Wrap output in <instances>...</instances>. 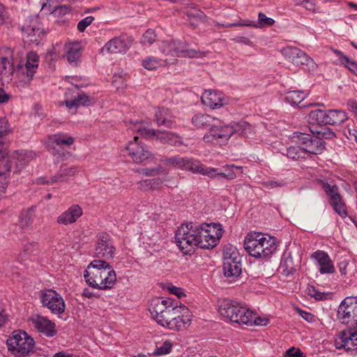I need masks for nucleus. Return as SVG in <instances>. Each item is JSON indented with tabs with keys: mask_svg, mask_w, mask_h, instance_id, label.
<instances>
[{
	"mask_svg": "<svg viewBox=\"0 0 357 357\" xmlns=\"http://www.w3.org/2000/svg\"><path fill=\"white\" fill-rule=\"evenodd\" d=\"M241 259L236 248L229 245L225 248L223 272L226 277H237L241 273Z\"/></svg>",
	"mask_w": 357,
	"mask_h": 357,
	"instance_id": "obj_10",
	"label": "nucleus"
},
{
	"mask_svg": "<svg viewBox=\"0 0 357 357\" xmlns=\"http://www.w3.org/2000/svg\"><path fill=\"white\" fill-rule=\"evenodd\" d=\"M348 68L350 71L357 75V62L351 60L348 56L342 57V63H341Z\"/></svg>",
	"mask_w": 357,
	"mask_h": 357,
	"instance_id": "obj_53",
	"label": "nucleus"
},
{
	"mask_svg": "<svg viewBox=\"0 0 357 357\" xmlns=\"http://www.w3.org/2000/svg\"><path fill=\"white\" fill-rule=\"evenodd\" d=\"M22 31L24 37L26 38L28 42L38 44L41 40L43 30L40 27L34 26H23Z\"/></svg>",
	"mask_w": 357,
	"mask_h": 357,
	"instance_id": "obj_34",
	"label": "nucleus"
},
{
	"mask_svg": "<svg viewBox=\"0 0 357 357\" xmlns=\"http://www.w3.org/2000/svg\"><path fill=\"white\" fill-rule=\"evenodd\" d=\"M126 149L128 155L136 163L142 162L151 156V152L143 143L139 141L137 136L128 144Z\"/></svg>",
	"mask_w": 357,
	"mask_h": 357,
	"instance_id": "obj_21",
	"label": "nucleus"
},
{
	"mask_svg": "<svg viewBox=\"0 0 357 357\" xmlns=\"http://www.w3.org/2000/svg\"><path fill=\"white\" fill-rule=\"evenodd\" d=\"M326 110L317 109L310 112L308 121L312 125H325Z\"/></svg>",
	"mask_w": 357,
	"mask_h": 357,
	"instance_id": "obj_42",
	"label": "nucleus"
},
{
	"mask_svg": "<svg viewBox=\"0 0 357 357\" xmlns=\"http://www.w3.org/2000/svg\"><path fill=\"white\" fill-rule=\"evenodd\" d=\"M128 128L133 132H139L146 138L151 139L155 137L156 140L164 144H167L172 146L183 144L181 138L178 135L165 130L149 128L146 126V123L144 122H131Z\"/></svg>",
	"mask_w": 357,
	"mask_h": 357,
	"instance_id": "obj_7",
	"label": "nucleus"
},
{
	"mask_svg": "<svg viewBox=\"0 0 357 357\" xmlns=\"http://www.w3.org/2000/svg\"><path fill=\"white\" fill-rule=\"evenodd\" d=\"M280 268L284 276H289L296 271V266L290 253H284L280 261Z\"/></svg>",
	"mask_w": 357,
	"mask_h": 357,
	"instance_id": "obj_35",
	"label": "nucleus"
},
{
	"mask_svg": "<svg viewBox=\"0 0 357 357\" xmlns=\"http://www.w3.org/2000/svg\"><path fill=\"white\" fill-rule=\"evenodd\" d=\"M165 164L183 170H188L194 174L197 165H199V160L188 157L176 155L166 158L165 160Z\"/></svg>",
	"mask_w": 357,
	"mask_h": 357,
	"instance_id": "obj_24",
	"label": "nucleus"
},
{
	"mask_svg": "<svg viewBox=\"0 0 357 357\" xmlns=\"http://www.w3.org/2000/svg\"><path fill=\"white\" fill-rule=\"evenodd\" d=\"M244 248L255 258H264L276 250V239L259 232L250 233L245 238Z\"/></svg>",
	"mask_w": 357,
	"mask_h": 357,
	"instance_id": "obj_3",
	"label": "nucleus"
},
{
	"mask_svg": "<svg viewBox=\"0 0 357 357\" xmlns=\"http://www.w3.org/2000/svg\"><path fill=\"white\" fill-rule=\"evenodd\" d=\"M190 24L193 27H195L199 22H204L206 19V15L200 10L195 8H190L185 12Z\"/></svg>",
	"mask_w": 357,
	"mask_h": 357,
	"instance_id": "obj_37",
	"label": "nucleus"
},
{
	"mask_svg": "<svg viewBox=\"0 0 357 357\" xmlns=\"http://www.w3.org/2000/svg\"><path fill=\"white\" fill-rule=\"evenodd\" d=\"M13 66L8 57H0V80L3 82H8L11 80L13 73Z\"/></svg>",
	"mask_w": 357,
	"mask_h": 357,
	"instance_id": "obj_33",
	"label": "nucleus"
},
{
	"mask_svg": "<svg viewBox=\"0 0 357 357\" xmlns=\"http://www.w3.org/2000/svg\"><path fill=\"white\" fill-rule=\"evenodd\" d=\"M298 143L307 153L320 154L325 149L324 142L319 137H312L309 134L300 133Z\"/></svg>",
	"mask_w": 357,
	"mask_h": 357,
	"instance_id": "obj_20",
	"label": "nucleus"
},
{
	"mask_svg": "<svg viewBox=\"0 0 357 357\" xmlns=\"http://www.w3.org/2000/svg\"><path fill=\"white\" fill-rule=\"evenodd\" d=\"M234 169H241L242 167L234 165H225L222 167V171H219V174H218V175H220L228 180L234 179L236 176V173L234 172Z\"/></svg>",
	"mask_w": 357,
	"mask_h": 357,
	"instance_id": "obj_49",
	"label": "nucleus"
},
{
	"mask_svg": "<svg viewBox=\"0 0 357 357\" xmlns=\"http://www.w3.org/2000/svg\"><path fill=\"white\" fill-rule=\"evenodd\" d=\"M230 128L233 134L248 137L252 132L251 126L245 121L232 122L230 123Z\"/></svg>",
	"mask_w": 357,
	"mask_h": 357,
	"instance_id": "obj_38",
	"label": "nucleus"
},
{
	"mask_svg": "<svg viewBox=\"0 0 357 357\" xmlns=\"http://www.w3.org/2000/svg\"><path fill=\"white\" fill-rule=\"evenodd\" d=\"M195 227L198 231L197 235V240L199 241L198 247L201 248L209 249L215 247L222 235L221 225L219 224L195 223Z\"/></svg>",
	"mask_w": 357,
	"mask_h": 357,
	"instance_id": "obj_9",
	"label": "nucleus"
},
{
	"mask_svg": "<svg viewBox=\"0 0 357 357\" xmlns=\"http://www.w3.org/2000/svg\"><path fill=\"white\" fill-rule=\"evenodd\" d=\"M31 222V213L29 211L22 212L20 218V225L22 228L29 225Z\"/></svg>",
	"mask_w": 357,
	"mask_h": 357,
	"instance_id": "obj_57",
	"label": "nucleus"
},
{
	"mask_svg": "<svg viewBox=\"0 0 357 357\" xmlns=\"http://www.w3.org/2000/svg\"><path fill=\"white\" fill-rule=\"evenodd\" d=\"M35 157V154L31 151L20 150L15 151L8 154L6 149H3V155L0 157L1 161L3 163L8 161L9 165H11V168L13 167L15 172L21 171L26 167L30 161Z\"/></svg>",
	"mask_w": 357,
	"mask_h": 357,
	"instance_id": "obj_12",
	"label": "nucleus"
},
{
	"mask_svg": "<svg viewBox=\"0 0 357 357\" xmlns=\"http://www.w3.org/2000/svg\"><path fill=\"white\" fill-rule=\"evenodd\" d=\"M76 172L75 167L66 168L61 171L58 174L51 177L50 181L45 180V178H40L39 183H54L57 182H63L68 180L70 176H73Z\"/></svg>",
	"mask_w": 357,
	"mask_h": 357,
	"instance_id": "obj_36",
	"label": "nucleus"
},
{
	"mask_svg": "<svg viewBox=\"0 0 357 357\" xmlns=\"http://www.w3.org/2000/svg\"><path fill=\"white\" fill-rule=\"evenodd\" d=\"M39 252L38 246L36 243L29 242L24 244L22 250L20 252L19 256L20 259L26 260L31 257L38 255Z\"/></svg>",
	"mask_w": 357,
	"mask_h": 357,
	"instance_id": "obj_39",
	"label": "nucleus"
},
{
	"mask_svg": "<svg viewBox=\"0 0 357 357\" xmlns=\"http://www.w3.org/2000/svg\"><path fill=\"white\" fill-rule=\"evenodd\" d=\"M202 103L212 109H217L229 104V99L220 91L206 90L202 96Z\"/></svg>",
	"mask_w": 357,
	"mask_h": 357,
	"instance_id": "obj_23",
	"label": "nucleus"
},
{
	"mask_svg": "<svg viewBox=\"0 0 357 357\" xmlns=\"http://www.w3.org/2000/svg\"><path fill=\"white\" fill-rule=\"evenodd\" d=\"M92 99L77 86L68 89L66 93L65 103L69 109L80 106H89Z\"/></svg>",
	"mask_w": 357,
	"mask_h": 357,
	"instance_id": "obj_18",
	"label": "nucleus"
},
{
	"mask_svg": "<svg viewBox=\"0 0 357 357\" xmlns=\"http://www.w3.org/2000/svg\"><path fill=\"white\" fill-rule=\"evenodd\" d=\"M168 290L170 294L176 295L178 298L185 296L182 289L175 286L169 287Z\"/></svg>",
	"mask_w": 357,
	"mask_h": 357,
	"instance_id": "obj_61",
	"label": "nucleus"
},
{
	"mask_svg": "<svg viewBox=\"0 0 357 357\" xmlns=\"http://www.w3.org/2000/svg\"><path fill=\"white\" fill-rule=\"evenodd\" d=\"M296 5L303 6L306 10L314 12L315 10V3L310 0H303L299 3H296Z\"/></svg>",
	"mask_w": 357,
	"mask_h": 357,
	"instance_id": "obj_63",
	"label": "nucleus"
},
{
	"mask_svg": "<svg viewBox=\"0 0 357 357\" xmlns=\"http://www.w3.org/2000/svg\"><path fill=\"white\" fill-rule=\"evenodd\" d=\"M281 52L288 61L296 66H307L310 70L317 68L313 59L298 47L288 46L283 48Z\"/></svg>",
	"mask_w": 357,
	"mask_h": 357,
	"instance_id": "obj_14",
	"label": "nucleus"
},
{
	"mask_svg": "<svg viewBox=\"0 0 357 357\" xmlns=\"http://www.w3.org/2000/svg\"><path fill=\"white\" fill-rule=\"evenodd\" d=\"M312 258L317 261L321 274H332L335 272L333 261L326 252L317 250L312 255Z\"/></svg>",
	"mask_w": 357,
	"mask_h": 357,
	"instance_id": "obj_25",
	"label": "nucleus"
},
{
	"mask_svg": "<svg viewBox=\"0 0 357 357\" xmlns=\"http://www.w3.org/2000/svg\"><path fill=\"white\" fill-rule=\"evenodd\" d=\"M40 301L53 314H61L65 311L66 305L61 296L56 291L46 289L42 292Z\"/></svg>",
	"mask_w": 357,
	"mask_h": 357,
	"instance_id": "obj_15",
	"label": "nucleus"
},
{
	"mask_svg": "<svg viewBox=\"0 0 357 357\" xmlns=\"http://www.w3.org/2000/svg\"><path fill=\"white\" fill-rule=\"evenodd\" d=\"M142 172L147 176H155V175H158L160 174V173H164L165 174H166L167 173L165 172V170L163 169L162 167H158L157 168H153V169H151V168H144L142 170Z\"/></svg>",
	"mask_w": 357,
	"mask_h": 357,
	"instance_id": "obj_55",
	"label": "nucleus"
},
{
	"mask_svg": "<svg viewBox=\"0 0 357 357\" xmlns=\"http://www.w3.org/2000/svg\"><path fill=\"white\" fill-rule=\"evenodd\" d=\"M66 57L68 61L76 65L81 56L80 45L77 42H70L65 45Z\"/></svg>",
	"mask_w": 357,
	"mask_h": 357,
	"instance_id": "obj_31",
	"label": "nucleus"
},
{
	"mask_svg": "<svg viewBox=\"0 0 357 357\" xmlns=\"http://www.w3.org/2000/svg\"><path fill=\"white\" fill-rule=\"evenodd\" d=\"M138 188L142 190H152L151 178L139 181L138 183Z\"/></svg>",
	"mask_w": 357,
	"mask_h": 357,
	"instance_id": "obj_62",
	"label": "nucleus"
},
{
	"mask_svg": "<svg viewBox=\"0 0 357 357\" xmlns=\"http://www.w3.org/2000/svg\"><path fill=\"white\" fill-rule=\"evenodd\" d=\"M94 17L92 16H87L84 19L81 20L77 24V29L80 32L85 31L87 26H89L93 22Z\"/></svg>",
	"mask_w": 357,
	"mask_h": 357,
	"instance_id": "obj_54",
	"label": "nucleus"
},
{
	"mask_svg": "<svg viewBox=\"0 0 357 357\" xmlns=\"http://www.w3.org/2000/svg\"><path fill=\"white\" fill-rule=\"evenodd\" d=\"M307 97V93L303 91H290L286 93L284 100L291 105L300 104Z\"/></svg>",
	"mask_w": 357,
	"mask_h": 357,
	"instance_id": "obj_41",
	"label": "nucleus"
},
{
	"mask_svg": "<svg viewBox=\"0 0 357 357\" xmlns=\"http://www.w3.org/2000/svg\"><path fill=\"white\" fill-rule=\"evenodd\" d=\"M325 125H340L344 123L348 116L346 112L340 109H329L326 111Z\"/></svg>",
	"mask_w": 357,
	"mask_h": 357,
	"instance_id": "obj_30",
	"label": "nucleus"
},
{
	"mask_svg": "<svg viewBox=\"0 0 357 357\" xmlns=\"http://www.w3.org/2000/svg\"><path fill=\"white\" fill-rule=\"evenodd\" d=\"M331 206L333 210L342 218H344L347 216V211L346 209V205L342 202L341 197L338 199H335L334 201L330 202Z\"/></svg>",
	"mask_w": 357,
	"mask_h": 357,
	"instance_id": "obj_50",
	"label": "nucleus"
},
{
	"mask_svg": "<svg viewBox=\"0 0 357 357\" xmlns=\"http://www.w3.org/2000/svg\"><path fill=\"white\" fill-rule=\"evenodd\" d=\"M6 344L8 350L17 357H24L34 351V340L25 331H14Z\"/></svg>",
	"mask_w": 357,
	"mask_h": 357,
	"instance_id": "obj_8",
	"label": "nucleus"
},
{
	"mask_svg": "<svg viewBox=\"0 0 357 357\" xmlns=\"http://www.w3.org/2000/svg\"><path fill=\"white\" fill-rule=\"evenodd\" d=\"M335 346L337 349L357 352V330L342 331L335 340Z\"/></svg>",
	"mask_w": 357,
	"mask_h": 357,
	"instance_id": "obj_22",
	"label": "nucleus"
},
{
	"mask_svg": "<svg viewBox=\"0 0 357 357\" xmlns=\"http://www.w3.org/2000/svg\"><path fill=\"white\" fill-rule=\"evenodd\" d=\"M268 322L269 319L268 318L261 317H255V314H253V319L251 326H266L268 324Z\"/></svg>",
	"mask_w": 357,
	"mask_h": 357,
	"instance_id": "obj_59",
	"label": "nucleus"
},
{
	"mask_svg": "<svg viewBox=\"0 0 357 357\" xmlns=\"http://www.w3.org/2000/svg\"><path fill=\"white\" fill-rule=\"evenodd\" d=\"M82 215V210L78 205H73L62 213L57 218V222L68 225L75 222Z\"/></svg>",
	"mask_w": 357,
	"mask_h": 357,
	"instance_id": "obj_27",
	"label": "nucleus"
},
{
	"mask_svg": "<svg viewBox=\"0 0 357 357\" xmlns=\"http://www.w3.org/2000/svg\"><path fill=\"white\" fill-rule=\"evenodd\" d=\"M160 52L169 59H163L165 65H172L176 61V57L201 58L203 54L193 49H189L188 45L180 40L162 41L160 45Z\"/></svg>",
	"mask_w": 357,
	"mask_h": 357,
	"instance_id": "obj_5",
	"label": "nucleus"
},
{
	"mask_svg": "<svg viewBox=\"0 0 357 357\" xmlns=\"http://www.w3.org/2000/svg\"><path fill=\"white\" fill-rule=\"evenodd\" d=\"M29 321L38 333L47 337H52L57 333L55 323L45 317L38 314H32Z\"/></svg>",
	"mask_w": 357,
	"mask_h": 357,
	"instance_id": "obj_19",
	"label": "nucleus"
},
{
	"mask_svg": "<svg viewBox=\"0 0 357 357\" xmlns=\"http://www.w3.org/2000/svg\"><path fill=\"white\" fill-rule=\"evenodd\" d=\"M286 155L293 160H299L305 158V152L300 144L299 146H292L287 149Z\"/></svg>",
	"mask_w": 357,
	"mask_h": 357,
	"instance_id": "obj_44",
	"label": "nucleus"
},
{
	"mask_svg": "<svg viewBox=\"0 0 357 357\" xmlns=\"http://www.w3.org/2000/svg\"><path fill=\"white\" fill-rule=\"evenodd\" d=\"M262 188L266 189H275L283 188L287 185V182L284 179L271 178L261 182Z\"/></svg>",
	"mask_w": 357,
	"mask_h": 357,
	"instance_id": "obj_48",
	"label": "nucleus"
},
{
	"mask_svg": "<svg viewBox=\"0 0 357 357\" xmlns=\"http://www.w3.org/2000/svg\"><path fill=\"white\" fill-rule=\"evenodd\" d=\"M142 66L149 70H153L160 66H166L163 59L149 56L142 61Z\"/></svg>",
	"mask_w": 357,
	"mask_h": 357,
	"instance_id": "obj_45",
	"label": "nucleus"
},
{
	"mask_svg": "<svg viewBox=\"0 0 357 357\" xmlns=\"http://www.w3.org/2000/svg\"><path fill=\"white\" fill-rule=\"evenodd\" d=\"M220 314L238 324L252 325L253 312L242 304L229 299L219 302Z\"/></svg>",
	"mask_w": 357,
	"mask_h": 357,
	"instance_id": "obj_4",
	"label": "nucleus"
},
{
	"mask_svg": "<svg viewBox=\"0 0 357 357\" xmlns=\"http://www.w3.org/2000/svg\"><path fill=\"white\" fill-rule=\"evenodd\" d=\"M133 39L130 36L122 34L109 40L101 49L102 53L125 54L130 48Z\"/></svg>",
	"mask_w": 357,
	"mask_h": 357,
	"instance_id": "obj_16",
	"label": "nucleus"
},
{
	"mask_svg": "<svg viewBox=\"0 0 357 357\" xmlns=\"http://www.w3.org/2000/svg\"><path fill=\"white\" fill-rule=\"evenodd\" d=\"M156 34L153 29H148L142 36L141 43L144 45H151L155 40Z\"/></svg>",
	"mask_w": 357,
	"mask_h": 357,
	"instance_id": "obj_52",
	"label": "nucleus"
},
{
	"mask_svg": "<svg viewBox=\"0 0 357 357\" xmlns=\"http://www.w3.org/2000/svg\"><path fill=\"white\" fill-rule=\"evenodd\" d=\"M337 318L343 324L357 328V296H347L340 304Z\"/></svg>",
	"mask_w": 357,
	"mask_h": 357,
	"instance_id": "obj_11",
	"label": "nucleus"
},
{
	"mask_svg": "<svg viewBox=\"0 0 357 357\" xmlns=\"http://www.w3.org/2000/svg\"><path fill=\"white\" fill-rule=\"evenodd\" d=\"M298 312L299 315L304 319L305 321H307L309 323L313 322L315 321V316L312 314L303 311L302 310H298Z\"/></svg>",
	"mask_w": 357,
	"mask_h": 357,
	"instance_id": "obj_60",
	"label": "nucleus"
},
{
	"mask_svg": "<svg viewBox=\"0 0 357 357\" xmlns=\"http://www.w3.org/2000/svg\"><path fill=\"white\" fill-rule=\"evenodd\" d=\"M306 294L311 298H314L316 301H324L331 296L330 293L321 292L318 291L314 286L308 285Z\"/></svg>",
	"mask_w": 357,
	"mask_h": 357,
	"instance_id": "obj_47",
	"label": "nucleus"
},
{
	"mask_svg": "<svg viewBox=\"0 0 357 357\" xmlns=\"http://www.w3.org/2000/svg\"><path fill=\"white\" fill-rule=\"evenodd\" d=\"M198 231L195 223L192 222L182 224L175 232V243L184 255H192L198 247L197 240Z\"/></svg>",
	"mask_w": 357,
	"mask_h": 357,
	"instance_id": "obj_6",
	"label": "nucleus"
},
{
	"mask_svg": "<svg viewBox=\"0 0 357 357\" xmlns=\"http://www.w3.org/2000/svg\"><path fill=\"white\" fill-rule=\"evenodd\" d=\"M194 174H199L203 176H206L210 178H215L218 176L219 169L206 167L199 161V165H197Z\"/></svg>",
	"mask_w": 357,
	"mask_h": 357,
	"instance_id": "obj_43",
	"label": "nucleus"
},
{
	"mask_svg": "<svg viewBox=\"0 0 357 357\" xmlns=\"http://www.w3.org/2000/svg\"><path fill=\"white\" fill-rule=\"evenodd\" d=\"M254 26L252 22H247L245 23L241 22H234V23H227V24H220L218 22H215V27H232V26Z\"/></svg>",
	"mask_w": 357,
	"mask_h": 357,
	"instance_id": "obj_56",
	"label": "nucleus"
},
{
	"mask_svg": "<svg viewBox=\"0 0 357 357\" xmlns=\"http://www.w3.org/2000/svg\"><path fill=\"white\" fill-rule=\"evenodd\" d=\"M172 348V342L169 340H167L164 342L161 345H157L153 351V354L156 356L167 354L171 351Z\"/></svg>",
	"mask_w": 357,
	"mask_h": 357,
	"instance_id": "obj_51",
	"label": "nucleus"
},
{
	"mask_svg": "<svg viewBox=\"0 0 357 357\" xmlns=\"http://www.w3.org/2000/svg\"><path fill=\"white\" fill-rule=\"evenodd\" d=\"M215 118L205 114L199 113L192 118V123L197 128L208 129V131L214 125Z\"/></svg>",
	"mask_w": 357,
	"mask_h": 357,
	"instance_id": "obj_32",
	"label": "nucleus"
},
{
	"mask_svg": "<svg viewBox=\"0 0 357 357\" xmlns=\"http://www.w3.org/2000/svg\"><path fill=\"white\" fill-rule=\"evenodd\" d=\"M347 105L348 107L349 110L352 112H354V116L357 118V102L354 100L350 99L347 101Z\"/></svg>",
	"mask_w": 357,
	"mask_h": 357,
	"instance_id": "obj_64",
	"label": "nucleus"
},
{
	"mask_svg": "<svg viewBox=\"0 0 357 357\" xmlns=\"http://www.w3.org/2000/svg\"><path fill=\"white\" fill-rule=\"evenodd\" d=\"M38 67V56L36 53L33 52H29L26 54V61L24 66L20 63L18 65V68L21 69L22 72L23 73H26L27 77L30 79L33 77Z\"/></svg>",
	"mask_w": 357,
	"mask_h": 357,
	"instance_id": "obj_28",
	"label": "nucleus"
},
{
	"mask_svg": "<svg viewBox=\"0 0 357 357\" xmlns=\"http://www.w3.org/2000/svg\"><path fill=\"white\" fill-rule=\"evenodd\" d=\"M74 142V137L64 132H59L52 135L48 137L46 146L50 151H52V153L54 154V151L55 150L54 145L60 147L70 146Z\"/></svg>",
	"mask_w": 357,
	"mask_h": 357,
	"instance_id": "obj_26",
	"label": "nucleus"
},
{
	"mask_svg": "<svg viewBox=\"0 0 357 357\" xmlns=\"http://www.w3.org/2000/svg\"><path fill=\"white\" fill-rule=\"evenodd\" d=\"M259 22L261 26H272L275 23V20L271 17H266V15L262 13H259L258 15Z\"/></svg>",
	"mask_w": 357,
	"mask_h": 357,
	"instance_id": "obj_58",
	"label": "nucleus"
},
{
	"mask_svg": "<svg viewBox=\"0 0 357 357\" xmlns=\"http://www.w3.org/2000/svg\"><path fill=\"white\" fill-rule=\"evenodd\" d=\"M12 132L8 121L6 117H0V157L3 155L4 144L3 138Z\"/></svg>",
	"mask_w": 357,
	"mask_h": 357,
	"instance_id": "obj_40",
	"label": "nucleus"
},
{
	"mask_svg": "<svg viewBox=\"0 0 357 357\" xmlns=\"http://www.w3.org/2000/svg\"><path fill=\"white\" fill-rule=\"evenodd\" d=\"M149 311L158 324L172 331H182L189 326L191 315L184 305H179L171 298L151 300Z\"/></svg>",
	"mask_w": 357,
	"mask_h": 357,
	"instance_id": "obj_1",
	"label": "nucleus"
},
{
	"mask_svg": "<svg viewBox=\"0 0 357 357\" xmlns=\"http://www.w3.org/2000/svg\"><path fill=\"white\" fill-rule=\"evenodd\" d=\"M84 277L90 287L102 290L112 289L116 282V275L113 268L101 259L91 261Z\"/></svg>",
	"mask_w": 357,
	"mask_h": 357,
	"instance_id": "obj_2",
	"label": "nucleus"
},
{
	"mask_svg": "<svg viewBox=\"0 0 357 357\" xmlns=\"http://www.w3.org/2000/svg\"><path fill=\"white\" fill-rule=\"evenodd\" d=\"M214 122L208 132L204 136V142L218 144L226 142L232 135L230 124H226L216 118Z\"/></svg>",
	"mask_w": 357,
	"mask_h": 357,
	"instance_id": "obj_13",
	"label": "nucleus"
},
{
	"mask_svg": "<svg viewBox=\"0 0 357 357\" xmlns=\"http://www.w3.org/2000/svg\"><path fill=\"white\" fill-rule=\"evenodd\" d=\"M97 238L94 251L96 256L105 259H112L114 256L116 248L109 234L102 232L98 234Z\"/></svg>",
	"mask_w": 357,
	"mask_h": 357,
	"instance_id": "obj_17",
	"label": "nucleus"
},
{
	"mask_svg": "<svg viewBox=\"0 0 357 357\" xmlns=\"http://www.w3.org/2000/svg\"><path fill=\"white\" fill-rule=\"evenodd\" d=\"M321 188L330 199V202L338 199L340 195L338 192L337 187L335 185H331L328 183L321 181Z\"/></svg>",
	"mask_w": 357,
	"mask_h": 357,
	"instance_id": "obj_46",
	"label": "nucleus"
},
{
	"mask_svg": "<svg viewBox=\"0 0 357 357\" xmlns=\"http://www.w3.org/2000/svg\"><path fill=\"white\" fill-rule=\"evenodd\" d=\"M154 121L158 126H164L169 128L174 126V123L172 121V114L167 108H158L155 111Z\"/></svg>",
	"mask_w": 357,
	"mask_h": 357,
	"instance_id": "obj_29",
	"label": "nucleus"
}]
</instances>
